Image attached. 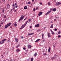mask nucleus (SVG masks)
<instances>
[{
    "mask_svg": "<svg viewBox=\"0 0 61 61\" xmlns=\"http://www.w3.org/2000/svg\"><path fill=\"white\" fill-rule=\"evenodd\" d=\"M11 25V23H10L5 25V27L4 28L5 29V28H6L7 27H8L9 26H10Z\"/></svg>",
    "mask_w": 61,
    "mask_h": 61,
    "instance_id": "f257e3e1",
    "label": "nucleus"
},
{
    "mask_svg": "<svg viewBox=\"0 0 61 61\" xmlns=\"http://www.w3.org/2000/svg\"><path fill=\"white\" fill-rule=\"evenodd\" d=\"M27 22H28V21H26V22L25 24H24L23 25H22V26L21 27V28H20V29H23V28H24V27H25V25H26L27 24Z\"/></svg>",
    "mask_w": 61,
    "mask_h": 61,
    "instance_id": "f03ea898",
    "label": "nucleus"
},
{
    "mask_svg": "<svg viewBox=\"0 0 61 61\" xmlns=\"http://www.w3.org/2000/svg\"><path fill=\"white\" fill-rule=\"evenodd\" d=\"M27 22H28V21H26V22L25 24H24L23 25H22V26L21 27V28H20V29H23V28H24V27H25V25H26L27 24Z\"/></svg>",
    "mask_w": 61,
    "mask_h": 61,
    "instance_id": "7ed1b4c3",
    "label": "nucleus"
},
{
    "mask_svg": "<svg viewBox=\"0 0 61 61\" xmlns=\"http://www.w3.org/2000/svg\"><path fill=\"white\" fill-rule=\"evenodd\" d=\"M24 17V16H23V15H22L20 17V19L19 20V21H20L21 20H22V19H23Z\"/></svg>",
    "mask_w": 61,
    "mask_h": 61,
    "instance_id": "20e7f679",
    "label": "nucleus"
},
{
    "mask_svg": "<svg viewBox=\"0 0 61 61\" xmlns=\"http://www.w3.org/2000/svg\"><path fill=\"white\" fill-rule=\"evenodd\" d=\"M42 14H43V12H39L38 15L39 16H40Z\"/></svg>",
    "mask_w": 61,
    "mask_h": 61,
    "instance_id": "39448f33",
    "label": "nucleus"
},
{
    "mask_svg": "<svg viewBox=\"0 0 61 61\" xmlns=\"http://www.w3.org/2000/svg\"><path fill=\"white\" fill-rule=\"evenodd\" d=\"M39 24H38L36 25L35 27H39Z\"/></svg>",
    "mask_w": 61,
    "mask_h": 61,
    "instance_id": "423d86ee",
    "label": "nucleus"
},
{
    "mask_svg": "<svg viewBox=\"0 0 61 61\" xmlns=\"http://www.w3.org/2000/svg\"><path fill=\"white\" fill-rule=\"evenodd\" d=\"M61 5V3L60 2H57L56 3V5Z\"/></svg>",
    "mask_w": 61,
    "mask_h": 61,
    "instance_id": "0eeeda50",
    "label": "nucleus"
},
{
    "mask_svg": "<svg viewBox=\"0 0 61 61\" xmlns=\"http://www.w3.org/2000/svg\"><path fill=\"white\" fill-rule=\"evenodd\" d=\"M48 37H51V35L49 33H48Z\"/></svg>",
    "mask_w": 61,
    "mask_h": 61,
    "instance_id": "6e6552de",
    "label": "nucleus"
},
{
    "mask_svg": "<svg viewBox=\"0 0 61 61\" xmlns=\"http://www.w3.org/2000/svg\"><path fill=\"white\" fill-rule=\"evenodd\" d=\"M51 11H49L48 12H47L45 14V15H47L48 14H49V13H50L51 12Z\"/></svg>",
    "mask_w": 61,
    "mask_h": 61,
    "instance_id": "1a4fd4ad",
    "label": "nucleus"
},
{
    "mask_svg": "<svg viewBox=\"0 0 61 61\" xmlns=\"http://www.w3.org/2000/svg\"><path fill=\"white\" fill-rule=\"evenodd\" d=\"M34 34V33H30V34H28V35L29 36H31V35H32Z\"/></svg>",
    "mask_w": 61,
    "mask_h": 61,
    "instance_id": "9d476101",
    "label": "nucleus"
},
{
    "mask_svg": "<svg viewBox=\"0 0 61 61\" xmlns=\"http://www.w3.org/2000/svg\"><path fill=\"white\" fill-rule=\"evenodd\" d=\"M53 27H54V26H53V24H52L51 25V26L50 27L51 28H53Z\"/></svg>",
    "mask_w": 61,
    "mask_h": 61,
    "instance_id": "9b49d317",
    "label": "nucleus"
},
{
    "mask_svg": "<svg viewBox=\"0 0 61 61\" xmlns=\"http://www.w3.org/2000/svg\"><path fill=\"white\" fill-rule=\"evenodd\" d=\"M24 9L25 10L26 9H27V6H25L24 7Z\"/></svg>",
    "mask_w": 61,
    "mask_h": 61,
    "instance_id": "f8f14e48",
    "label": "nucleus"
},
{
    "mask_svg": "<svg viewBox=\"0 0 61 61\" xmlns=\"http://www.w3.org/2000/svg\"><path fill=\"white\" fill-rule=\"evenodd\" d=\"M51 49V48L50 47L48 49V52H50V50Z\"/></svg>",
    "mask_w": 61,
    "mask_h": 61,
    "instance_id": "ddd939ff",
    "label": "nucleus"
},
{
    "mask_svg": "<svg viewBox=\"0 0 61 61\" xmlns=\"http://www.w3.org/2000/svg\"><path fill=\"white\" fill-rule=\"evenodd\" d=\"M32 47V46L31 45H29V46H28V48H30L31 47Z\"/></svg>",
    "mask_w": 61,
    "mask_h": 61,
    "instance_id": "4468645a",
    "label": "nucleus"
},
{
    "mask_svg": "<svg viewBox=\"0 0 61 61\" xmlns=\"http://www.w3.org/2000/svg\"><path fill=\"white\" fill-rule=\"evenodd\" d=\"M40 40V39H38L36 40L35 41V42H38V41H39Z\"/></svg>",
    "mask_w": 61,
    "mask_h": 61,
    "instance_id": "2eb2a0df",
    "label": "nucleus"
},
{
    "mask_svg": "<svg viewBox=\"0 0 61 61\" xmlns=\"http://www.w3.org/2000/svg\"><path fill=\"white\" fill-rule=\"evenodd\" d=\"M15 40L16 41V42H18V39L17 38H15Z\"/></svg>",
    "mask_w": 61,
    "mask_h": 61,
    "instance_id": "dca6fc26",
    "label": "nucleus"
},
{
    "mask_svg": "<svg viewBox=\"0 0 61 61\" xmlns=\"http://www.w3.org/2000/svg\"><path fill=\"white\" fill-rule=\"evenodd\" d=\"M37 55V53H36V52L35 53V54H34V56H36Z\"/></svg>",
    "mask_w": 61,
    "mask_h": 61,
    "instance_id": "f3484780",
    "label": "nucleus"
},
{
    "mask_svg": "<svg viewBox=\"0 0 61 61\" xmlns=\"http://www.w3.org/2000/svg\"><path fill=\"white\" fill-rule=\"evenodd\" d=\"M6 41V39H3V40H2V41L3 42H4V41Z\"/></svg>",
    "mask_w": 61,
    "mask_h": 61,
    "instance_id": "a211bd4d",
    "label": "nucleus"
},
{
    "mask_svg": "<svg viewBox=\"0 0 61 61\" xmlns=\"http://www.w3.org/2000/svg\"><path fill=\"white\" fill-rule=\"evenodd\" d=\"M56 10V8H54L52 10V11H55Z\"/></svg>",
    "mask_w": 61,
    "mask_h": 61,
    "instance_id": "6ab92c4d",
    "label": "nucleus"
},
{
    "mask_svg": "<svg viewBox=\"0 0 61 61\" xmlns=\"http://www.w3.org/2000/svg\"><path fill=\"white\" fill-rule=\"evenodd\" d=\"M14 25L15 26H17V24H16V22H15V24Z\"/></svg>",
    "mask_w": 61,
    "mask_h": 61,
    "instance_id": "aec40b11",
    "label": "nucleus"
},
{
    "mask_svg": "<svg viewBox=\"0 0 61 61\" xmlns=\"http://www.w3.org/2000/svg\"><path fill=\"white\" fill-rule=\"evenodd\" d=\"M33 60H34V58H31V61H33Z\"/></svg>",
    "mask_w": 61,
    "mask_h": 61,
    "instance_id": "412c9836",
    "label": "nucleus"
},
{
    "mask_svg": "<svg viewBox=\"0 0 61 61\" xmlns=\"http://www.w3.org/2000/svg\"><path fill=\"white\" fill-rule=\"evenodd\" d=\"M5 42H4L3 41H2L1 42V44H3V43H4Z\"/></svg>",
    "mask_w": 61,
    "mask_h": 61,
    "instance_id": "4be33fe9",
    "label": "nucleus"
},
{
    "mask_svg": "<svg viewBox=\"0 0 61 61\" xmlns=\"http://www.w3.org/2000/svg\"><path fill=\"white\" fill-rule=\"evenodd\" d=\"M42 39H43V36H44V34H42Z\"/></svg>",
    "mask_w": 61,
    "mask_h": 61,
    "instance_id": "5701e85b",
    "label": "nucleus"
},
{
    "mask_svg": "<svg viewBox=\"0 0 61 61\" xmlns=\"http://www.w3.org/2000/svg\"><path fill=\"white\" fill-rule=\"evenodd\" d=\"M16 51L17 52H19L20 51V50L19 49H17V50Z\"/></svg>",
    "mask_w": 61,
    "mask_h": 61,
    "instance_id": "b1692460",
    "label": "nucleus"
},
{
    "mask_svg": "<svg viewBox=\"0 0 61 61\" xmlns=\"http://www.w3.org/2000/svg\"><path fill=\"white\" fill-rule=\"evenodd\" d=\"M56 55L54 56V57L55 58H56Z\"/></svg>",
    "mask_w": 61,
    "mask_h": 61,
    "instance_id": "393cba45",
    "label": "nucleus"
},
{
    "mask_svg": "<svg viewBox=\"0 0 61 61\" xmlns=\"http://www.w3.org/2000/svg\"><path fill=\"white\" fill-rule=\"evenodd\" d=\"M51 58V59L53 60V59H55V58L54 57H52Z\"/></svg>",
    "mask_w": 61,
    "mask_h": 61,
    "instance_id": "a878e982",
    "label": "nucleus"
},
{
    "mask_svg": "<svg viewBox=\"0 0 61 61\" xmlns=\"http://www.w3.org/2000/svg\"><path fill=\"white\" fill-rule=\"evenodd\" d=\"M19 45H18V46L16 47H17H17H19Z\"/></svg>",
    "mask_w": 61,
    "mask_h": 61,
    "instance_id": "bb28decb",
    "label": "nucleus"
},
{
    "mask_svg": "<svg viewBox=\"0 0 61 61\" xmlns=\"http://www.w3.org/2000/svg\"><path fill=\"white\" fill-rule=\"evenodd\" d=\"M8 42H10V41H9V40H10V39H9V38H8Z\"/></svg>",
    "mask_w": 61,
    "mask_h": 61,
    "instance_id": "cd10ccee",
    "label": "nucleus"
},
{
    "mask_svg": "<svg viewBox=\"0 0 61 61\" xmlns=\"http://www.w3.org/2000/svg\"><path fill=\"white\" fill-rule=\"evenodd\" d=\"M58 37L59 38V37H61V36L60 35H58Z\"/></svg>",
    "mask_w": 61,
    "mask_h": 61,
    "instance_id": "c85d7f7f",
    "label": "nucleus"
},
{
    "mask_svg": "<svg viewBox=\"0 0 61 61\" xmlns=\"http://www.w3.org/2000/svg\"><path fill=\"white\" fill-rule=\"evenodd\" d=\"M43 55L44 56H45V55H46V53H44L43 54Z\"/></svg>",
    "mask_w": 61,
    "mask_h": 61,
    "instance_id": "c756f323",
    "label": "nucleus"
},
{
    "mask_svg": "<svg viewBox=\"0 0 61 61\" xmlns=\"http://www.w3.org/2000/svg\"><path fill=\"white\" fill-rule=\"evenodd\" d=\"M2 12H4V11H4V10L3 9H2Z\"/></svg>",
    "mask_w": 61,
    "mask_h": 61,
    "instance_id": "7c9ffc66",
    "label": "nucleus"
},
{
    "mask_svg": "<svg viewBox=\"0 0 61 61\" xmlns=\"http://www.w3.org/2000/svg\"><path fill=\"white\" fill-rule=\"evenodd\" d=\"M48 5H50V2H48Z\"/></svg>",
    "mask_w": 61,
    "mask_h": 61,
    "instance_id": "2f4dec72",
    "label": "nucleus"
},
{
    "mask_svg": "<svg viewBox=\"0 0 61 61\" xmlns=\"http://www.w3.org/2000/svg\"><path fill=\"white\" fill-rule=\"evenodd\" d=\"M36 10V9H35V8H34L33 9V11H35Z\"/></svg>",
    "mask_w": 61,
    "mask_h": 61,
    "instance_id": "473e14b6",
    "label": "nucleus"
},
{
    "mask_svg": "<svg viewBox=\"0 0 61 61\" xmlns=\"http://www.w3.org/2000/svg\"><path fill=\"white\" fill-rule=\"evenodd\" d=\"M55 31H57V29L56 28H55Z\"/></svg>",
    "mask_w": 61,
    "mask_h": 61,
    "instance_id": "72a5a7b5",
    "label": "nucleus"
},
{
    "mask_svg": "<svg viewBox=\"0 0 61 61\" xmlns=\"http://www.w3.org/2000/svg\"><path fill=\"white\" fill-rule=\"evenodd\" d=\"M15 6V4H14V3L12 5V6Z\"/></svg>",
    "mask_w": 61,
    "mask_h": 61,
    "instance_id": "f704fd0d",
    "label": "nucleus"
},
{
    "mask_svg": "<svg viewBox=\"0 0 61 61\" xmlns=\"http://www.w3.org/2000/svg\"><path fill=\"white\" fill-rule=\"evenodd\" d=\"M31 19H29V22H30V21H31Z\"/></svg>",
    "mask_w": 61,
    "mask_h": 61,
    "instance_id": "c9c22d12",
    "label": "nucleus"
},
{
    "mask_svg": "<svg viewBox=\"0 0 61 61\" xmlns=\"http://www.w3.org/2000/svg\"><path fill=\"white\" fill-rule=\"evenodd\" d=\"M23 49H24V50H25V47H23Z\"/></svg>",
    "mask_w": 61,
    "mask_h": 61,
    "instance_id": "e433bc0d",
    "label": "nucleus"
},
{
    "mask_svg": "<svg viewBox=\"0 0 61 61\" xmlns=\"http://www.w3.org/2000/svg\"><path fill=\"white\" fill-rule=\"evenodd\" d=\"M30 4V2H29L28 3V4Z\"/></svg>",
    "mask_w": 61,
    "mask_h": 61,
    "instance_id": "4c0bfd02",
    "label": "nucleus"
},
{
    "mask_svg": "<svg viewBox=\"0 0 61 61\" xmlns=\"http://www.w3.org/2000/svg\"><path fill=\"white\" fill-rule=\"evenodd\" d=\"M4 18H6V16L5 15L4 16Z\"/></svg>",
    "mask_w": 61,
    "mask_h": 61,
    "instance_id": "58836bf2",
    "label": "nucleus"
},
{
    "mask_svg": "<svg viewBox=\"0 0 61 61\" xmlns=\"http://www.w3.org/2000/svg\"><path fill=\"white\" fill-rule=\"evenodd\" d=\"M52 35H54V34H55V33H54V32H52Z\"/></svg>",
    "mask_w": 61,
    "mask_h": 61,
    "instance_id": "ea45409f",
    "label": "nucleus"
},
{
    "mask_svg": "<svg viewBox=\"0 0 61 61\" xmlns=\"http://www.w3.org/2000/svg\"><path fill=\"white\" fill-rule=\"evenodd\" d=\"M40 5H42V3H41V2H40Z\"/></svg>",
    "mask_w": 61,
    "mask_h": 61,
    "instance_id": "a19ab883",
    "label": "nucleus"
},
{
    "mask_svg": "<svg viewBox=\"0 0 61 61\" xmlns=\"http://www.w3.org/2000/svg\"><path fill=\"white\" fill-rule=\"evenodd\" d=\"M10 5L8 6V7H7L8 8H9V7H10Z\"/></svg>",
    "mask_w": 61,
    "mask_h": 61,
    "instance_id": "79ce46f5",
    "label": "nucleus"
},
{
    "mask_svg": "<svg viewBox=\"0 0 61 61\" xmlns=\"http://www.w3.org/2000/svg\"><path fill=\"white\" fill-rule=\"evenodd\" d=\"M32 27V26H30V28H31Z\"/></svg>",
    "mask_w": 61,
    "mask_h": 61,
    "instance_id": "37998d69",
    "label": "nucleus"
},
{
    "mask_svg": "<svg viewBox=\"0 0 61 61\" xmlns=\"http://www.w3.org/2000/svg\"><path fill=\"white\" fill-rule=\"evenodd\" d=\"M58 34H60V31H59L58 32Z\"/></svg>",
    "mask_w": 61,
    "mask_h": 61,
    "instance_id": "c03bdc74",
    "label": "nucleus"
},
{
    "mask_svg": "<svg viewBox=\"0 0 61 61\" xmlns=\"http://www.w3.org/2000/svg\"><path fill=\"white\" fill-rule=\"evenodd\" d=\"M36 9L37 10H38V7H36Z\"/></svg>",
    "mask_w": 61,
    "mask_h": 61,
    "instance_id": "a18cd8bd",
    "label": "nucleus"
},
{
    "mask_svg": "<svg viewBox=\"0 0 61 61\" xmlns=\"http://www.w3.org/2000/svg\"><path fill=\"white\" fill-rule=\"evenodd\" d=\"M38 32H39V31H40V30H37V32H38Z\"/></svg>",
    "mask_w": 61,
    "mask_h": 61,
    "instance_id": "49530a36",
    "label": "nucleus"
},
{
    "mask_svg": "<svg viewBox=\"0 0 61 61\" xmlns=\"http://www.w3.org/2000/svg\"><path fill=\"white\" fill-rule=\"evenodd\" d=\"M27 18H26L25 19H24V20H26V19Z\"/></svg>",
    "mask_w": 61,
    "mask_h": 61,
    "instance_id": "de8ad7c7",
    "label": "nucleus"
},
{
    "mask_svg": "<svg viewBox=\"0 0 61 61\" xmlns=\"http://www.w3.org/2000/svg\"><path fill=\"white\" fill-rule=\"evenodd\" d=\"M16 11V10H15L14 11V12H15Z\"/></svg>",
    "mask_w": 61,
    "mask_h": 61,
    "instance_id": "09e8293b",
    "label": "nucleus"
},
{
    "mask_svg": "<svg viewBox=\"0 0 61 61\" xmlns=\"http://www.w3.org/2000/svg\"><path fill=\"white\" fill-rule=\"evenodd\" d=\"M12 26H10V28H12Z\"/></svg>",
    "mask_w": 61,
    "mask_h": 61,
    "instance_id": "8fccbe9b",
    "label": "nucleus"
},
{
    "mask_svg": "<svg viewBox=\"0 0 61 61\" xmlns=\"http://www.w3.org/2000/svg\"><path fill=\"white\" fill-rule=\"evenodd\" d=\"M21 38L22 39V38H23V37L22 36L21 37Z\"/></svg>",
    "mask_w": 61,
    "mask_h": 61,
    "instance_id": "3c124183",
    "label": "nucleus"
},
{
    "mask_svg": "<svg viewBox=\"0 0 61 61\" xmlns=\"http://www.w3.org/2000/svg\"><path fill=\"white\" fill-rule=\"evenodd\" d=\"M15 8H17V6H15Z\"/></svg>",
    "mask_w": 61,
    "mask_h": 61,
    "instance_id": "603ef678",
    "label": "nucleus"
},
{
    "mask_svg": "<svg viewBox=\"0 0 61 61\" xmlns=\"http://www.w3.org/2000/svg\"><path fill=\"white\" fill-rule=\"evenodd\" d=\"M12 49H14V47H12Z\"/></svg>",
    "mask_w": 61,
    "mask_h": 61,
    "instance_id": "864d4df0",
    "label": "nucleus"
},
{
    "mask_svg": "<svg viewBox=\"0 0 61 61\" xmlns=\"http://www.w3.org/2000/svg\"><path fill=\"white\" fill-rule=\"evenodd\" d=\"M51 32H52H52H53V31L52 30H51Z\"/></svg>",
    "mask_w": 61,
    "mask_h": 61,
    "instance_id": "5fc2aeb1",
    "label": "nucleus"
},
{
    "mask_svg": "<svg viewBox=\"0 0 61 61\" xmlns=\"http://www.w3.org/2000/svg\"><path fill=\"white\" fill-rule=\"evenodd\" d=\"M32 2H34V0H32Z\"/></svg>",
    "mask_w": 61,
    "mask_h": 61,
    "instance_id": "6e6d98bb",
    "label": "nucleus"
},
{
    "mask_svg": "<svg viewBox=\"0 0 61 61\" xmlns=\"http://www.w3.org/2000/svg\"><path fill=\"white\" fill-rule=\"evenodd\" d=\"M15 5H17L16 3H15Z\"/></svg>",
    "mask_w": 61,
    "mask_h": 61,
    "instance_id": "4d7b16f0",
    "label": "nucleus"
},
{
    "mask_svg": "<svg viewBox=\"0 0 61 61\" xmlns=\"http://www.w3.org/2000/svg\"><path fill=\"white\" fill-rule=\"evenodd\" d=\"M15 9V7H13V9Z\"/></svg>",
    "mask_w": 61,
    "mask_h": 61,
    "instance_id": "13d9d810",
    "label": "nucleus"
},
{
    "mask_svg": "<svg viewBox=\"0 0 61 61\" xmlns=\"http://www.w3.org/2000/svg\"><path fill=\"white\" fill-rule=\"evenodd\" d=\"M53 46H54V47H55V46L54 45Z\"/></svg>",
    "mask_w": 61,
    "mask_h": 61,
    "instance_id": "bf43d9fd",
    "label": "nucleus"
},
{
    "mask_svg": "<svg viewBox=\"0 0 61 61\" xmlns=\"http://www.w3.org/2000/svg\"><path fill=\"white\" fill-rule=\"evenodd\" d=\"M53 23V22L52 21H51V23Z\"/></svg>",
    "mask_w": 61,
    "mask_h": 61,
    "instance_id": "052dcab7",
    "label": "nucleus"
},
{
    "mask_svg": "<svg viewBox=\"0 0 61 61\" xmlns=\"http://www.w3.org/2000/svg\"><path fill=\"white\" fill-rule=\"evenodd\" d=\"M54 20V21H56V19H55Z\"/></svg>",
    "mask_w": 61,
    "mask_h": 61,
    "instance_id": "680f3d73",
    "label": "nucleus"
},
{
    "mask_svg": "<svg viewBox=\"0 0 61 61\" xmlns=\"http://www.w3.org/2000/svg\"><path fill=\"white\" fill-rule=\"evenodd\" d=\"M0 44H1V43L0 41Z\"/></svg>",
    "mask_w": 61,
    "mask_h": 61,
    "instance_id": "e2e57ef3",
    "label": "nucleus"
},
{
    "mask_svg": "<svg viewBox=\"0 0 61 61\" xmlns=\"http://www.w3.org/2000/svg\"><path fill=\"white\" fill-rule=\"evenodd\" d=\"M57 18H59V17H57Z\"/></svg>",
    "mask_w": 61,
    "mask_h": 61,
    "instance_id": "0e129e2a",
    "label": "nucleus"
},
{
    "mask_svg": "<svg viewBox=\"0 0 61 61\" xmlns=\"http://www.w3.org/2000/svg\"><path fill=\"white\" fill-rule=\"evenodd\" d=\"M12 9H11V11H12Z\"/></svg>",
    "mask_w": 61,
    "mask_h": 61,
    "instance_id": "69168bd1",
    "label": "nucleus"
},
{
    "mask_svg": "<svg viewBox=\"0 0 61 61\" xmlns=\"http://www.w3.org/2000/svg\"><path fill=\"white\" fill-rule=\"evenodd\" d=\"M3 24V23L2 22V23H1V24Z\"/></svg>",
    "mask_w": 61,
    "mask_h": 61,
    "instance_id": "338daca9",
    "label": "nucleus"
},
{
    "mask_svg": "<svg viewBox=\"0 0 61 61\" xmlns=\"http://www.w3.org/2000/svg\"><path fill=\"white\" fill-rule=\"evenodd\" d=\"M51 17H53V16H51Z\"/></svg>",
    "mask_w": 61,
    "mask_h": 61,
    "instance_id": "774afa93",
    "label": "nucleus"
}]
</instances>
